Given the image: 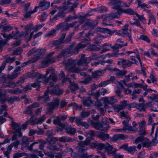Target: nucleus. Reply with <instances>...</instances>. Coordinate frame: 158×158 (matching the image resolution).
Returning <instances> with one entry per match:
<instances>
[{
    "instance_id": "60",
    "label": "nucleus",
    "mask_w": 158,
    "mask_h": 158,
    "mask_svg": "<svg viewBox=\"0 0 158 158\" xmlns=\"http://www.w3.org/2000/svg\"><path fill=\"white\" fill-rule=\"evenodd\" d=\"M118 135L119 140H124L127 138L125 136L122 134H118Z\"/></svg>"
},
{
    "instance_id": "62",
    "label": "nucleus",
    "mask_w": 158,
    "mask_h": 158,
    "mask_svg": "<svg viewBox=\"0 0 158 158\" xmlns=\"http://www.w3.org/2000/svg\"><path fill=\"white\" fill-rule=\"evenodd\" d=\"M157 30L156 29H154L152 31V34L156 37H158V34H157Z\"/></svg>"
},
{
    "instance_id": "64",
    "label": "nucleus",
    "mask_w": 158,
    "mask_h": 158,
    "mask_svg": "<svg viewBox=\"0 0 158 158\" xmlns=\"http://www.w3.org/2000/svg\"><path fill=\"white\" fill-rule=\"evenodd\" d=\"M59 140L60 142H65L68 141V140H67V138L65 137H62L59 138Z\"/></svg>"
},
{
    "instance_id": "38",
    "label": "nucleus",
    "mask_w": 158,
    "mask_h": 158,
    "mask_svg": "<svg viewBox=\"0 0 158 158\" xmlns=\"http://www.w3.org/2000/svg\"><path fill=\"white\" fill-rule=\"evenodd\" d=\"M12 28V27L10 26L3 25L0 27L1 30L4 31H9Z\"/></svg>"
},
{
    "instance_id": "44",
    "label": "nucleus",
    "mask_w": 158,
    "mask_h": 158,
    "mask_svg": "<svg viewBox=\"0 0 158 158\" xmlns=\"http://www.w3.org/2000/svg\"><path fill=\"white\" fill-rule=\"evenodd\" d=\"M122 65L125 67H128L131 64L130 61L124 59L122 60Z\"/></svg>"
},
{
    "instance_id": "51",
    "label": "nucleus",
    "mask_w": 158,
    "mask_h": 158,
    "mask_svg": "<svg viewBox=\"0 0 158 158\" xmlns=\"http://www.w3.org/2000/svg\"><path fill=\"white\" fill-rule=\"evenodd\" d=\"M81 115L83 118H86L87 117L90 115V113L89 112H82Z\"/></svg>"
},
{
    "instance_id": "15",
    "label": "nucleus",
    "mask_w": 158,
    "mask_h": 158,
    "mask_svg": "<svg viewBox=\"0 0 158 158\" xmlns=\"http://www.w3.org/2000/svg\"><path fill=\"white\" fill-rule=\"evenodd\" d=\"M93 125L97 129L102 130L105 131H107L110 128V127L108 126L106 127H103L102 125L99 123H94Z\"/></svg>"
},
{
    "instance_id": "40",
    "label": "nucleus",
    "mask_w": 158,
    "mask_h": 158,
    "mask_svg": "<svg viewBox=\"0 0 158 158\" xmlns=\"http://www.w3.org/2000/svg\"><path fill=\"white\" fill-rule=\"evenodd\" d=\"M67 132L70 134H74L76 131V130L74 128H72L71 127H69L66 129Z\"/></svg>"
},
{
    "instance_id": "9",
    "label": "nucleus",
    "mask_w": 158,
    "mask_h": 158,
    "mask_svg": "<svg viewBox=\"0 0 158 158\" xmlns=\"http://www.w3.org/2000/svg\"><path fill=\"white\" fill-rule=\"evenodd\" d=\"M98 31H100L102 33H108L110 35H112L114 33H115L116 35H118L119 36H121L123 37H126L127 34L126 33H123V31H117L114 30L113 31H110L107 29H105L104 28H98Z\"/></svg>"
},
{
    "instance_id": "10",
    "label": "nucleus",
    "mask_w": 158,
    "mask_h": 158,
    "mask_svg": "<svg viewBox=\"0 0 158 158\" xmlns=\"http://www.w3.org/2000/svg\"><path fill=\"white\" fill-rule=\"evenodd\" d=\"M78 4L76 3L73 4L69 2H65L63 5L62 7V9L65 10L67 9L68 10V11L72 12L75 8L77 7Z\"/></svg>"
},
{
    "instance_id": "7",
    "label": "nucleus",
    "mask_w": 158,
    "mask_h": 158,
    "mask_svg": "<svg viewBox=\"0 0 158 158\" xmlns=\"http://www.w3.org/2000/svg\"><path fill=\"white\" fill-rule=\"evenodd\" d=\"M44 52L45 50L44 49H38L35 50V48H33L28 53L29 54L34 53L36 56L35 57L33 58L32 60V62H34L41 58L43 56Z\"/></svg>"
},
{
    "instance_id": "28",
    "label": "nucleus",
    "mask_w": 158,
    "mask_h": 158,
    "mask_svg": "<svg viewBox=\"0 0 158 158\" xmlns=\"http://www.w3.org/2000/svg\"><path fill=\"white\" fill-rule=\"evenodd\" d=\"M135 53V54L136 57L137 59H138V60L139 61L141 65H142V62L140 59V56L139 54V53L138 50H135L133 51H128L127 52V53H128V55L130 54V53Z\"/></svg>"
},
{
    "instance_id": "30",
    "label": "nucleus",
    "mask_w": 158,
    "mask_h": 158,
    "mask_svg": "<svg viewBox=\"0 0 158 158\" xmlns=\"http://www.w3.org/2000/svg\"><path fill=\"white\" fill-rule=\"evenodd\" d=\"M118 83L121 85V87H123V84H124L127 87H133L134 86H135L137 84L136 83H133V82L130 83H129L126 84L125 83V82L124 81H122V82H118Z\"/></svg>"
},
{
    "instance_id": "16",
    "label": "nucleus",
    "mask_w": 158,
    "mask_h": 158,
    "mask_svg": "<svg viewBox=\"0 0 158 158\" xmlns=\"http://www.w3.org/2000/svg\"><path fill=\"white\" fill-rule=\"evenodd\" d=\"M95 135L98 137L100 138L102 140H107L109 138V135L107 134H105L101 132H97Z\"/></svg>"
},
{
    "instance_id": "50",
    "label": "nucleus",
    "mask_w": 158,
    "mask_h": 158,
    "mask_svg": "<svg viewBox=\"0 0 158 158\" xmlns=\"http://www.w3.org/2000/svg\"><path fill=\"white\" fill-rule=\"evenodd\" d=\"M120 114L121 116L123 117H125L128 120H129L130 119V118L128 116L127 114L125 113L124 112H120Z\"/></svg>"
},
{
    "instance_id": "52",
    "label": "nucleus",
    "mask_w": 158,
    "mask_h": 158,
    "mask_svg": "<svg viewBox=\"0 0 158 158\" xmlns=\"http://www.w3.org/2000/svg\"><path fill=\"white\" fill-rule=\"evenodd\" d=\"M146 123V122L144 121H142L139 123V125L140 127V129H143Z\"/></svg>"
},
{
    "instance_id": "29",
    "label": "nucleus",
    "mask_w": 158,
    "mask_h": 158,
    "mask_svg": "<svg viewBox=\"0 0 158 158\" xmlns=\"http://www.w3.org/2000/svg\"><path fill=\"white\" fill-rule=\"evenodd\" d=\"M127 105V101L124 100L121 103V105L117 106V108H115V111L118 112L120 110L123 109L124 107Z\"/></svg>"
},
{
    "instance_id": "1",
    "label": "nucleus",
    "mask_w": 158,
    "mask_h": 158,
    "mask_svg": "<svg viewBox=\"0 0 158 158\" xmlns=\"http://www.w3.org/2000/svg\"><path fill=\"white\" fill-rule=\"evenodd\" d=\"M93 140V138L92 137H88L85 142H81L79 143V152L81 153L80 155L78 153L73 152L72 149L70 148H67V151L71 153V155L72 157L80 158H92L91 155H88L86 153H82V152L87 149L88 148L86 146L89 145L91 141Z\"/></svg>"
},
{
    "instance_id": "45",
    "label": "nucleus",
    "mask_w": 158,
    "mask_h": 158,
    "mask_svg": "<svg viewBox=\"0 0 158 158\" xmlns=\"http://www.w3.org/2000/svg\"><path fill=\"white\" fill-rule=\"evenodd\" d=\"M135 14L138 18L140 21H141L144 24L146 23L145 19L143 16L140 15L137 13H135Z\"/></svg>"
},
{
    "instance_id": "58",
    "label": "nucleus",
    "mask_w": 158,
    "mask_h": 158,
    "mask_svg": "<svg viewBox=\"0 0 158 158\" xmlns=\"http://www.w3.org/2000/svg\"><path fill=\"white\" fill-rule=\"evenodd\" d=\"M128 145L127 144H123L120 146L119 148V149H123L127 151L128 149Z\"/></svg>"
},
{
    "instance_id": "56",
    "label": "nucleus",
    "mask_w": 158,
    "mask_h": 158,
    "mask_svg": "<svg viewBox=\"0 0 158 158\" xmlns=\"http://www.w3.org/2000/svg\"><path fill=\"white\" fill-rule=\"evenodd\" d=\"M47 16V15L46 13L45 12H43L41 14V19L43 20L45 19Z\"/></svg>"
},
{
    "instance_id": "18",
    "label": "nucleus",
    "mask_w": 158,
    "mask_h": 158,
    "mask_svg": "<svg viewBox=\"0 0 158 158\" xmlns=\"http://www.w3.org/2000/svg\"><path fill=\"white\" fill-rule=\"evenodd\" d=\"M128 25L127 24L125 25L123 28V31H122L123 32V33H126L127 34V35H126V36H127L128 37V38L129 39V40L131 41V43H132V39L131 38V35L130 34V32H129L127 31L128 30Z\"/></svg>"
},
{
    "instance_id": "48",
    "label": "nucleus",
    "mask_w": 158,
    "mask_h": 158,
    "mask_svg": "<svg viewBox=\"0 0 158 158\" xmlns=\"http://www.w3.org/2000/svg\"><path fill=\"white\" fill-rule=\"evenodd\" d=\"M127 43H126L125 44H115L114 47L116 48H120L124 46H127Z\"/></svg>"
},
{
    "instance_id": "57",
    "label": "nucleus",
    "mask_w": 158,
    "mask_h": 158,
    "mask_svg": "<svg viewBox=\"0 0 158 158\" xmlns=\"http://www.w3.org/2000/svg\"><path fill=\"white\" fill-rule=\"evenodd\" d=\"M131 24L132 25H134L139 27L141 25L139 22L138 20H135L134 22L131 23Z\"/></svg>"
},
{
    "instance_id": "26",
    "label": "nucleus",
    "mask_w": 158,
    "mask_h": 158,
    "mask_svg": "<svg viewBox=\"0 0 158 158\" xmlns=\"http://www.w3.org/2000/svg\"><path fill=\"white\" fill-rule=\"evenodd\" d=\"M107 36V35H99L94 40V42L96 44L100 43L102 39L106 38Z\"/></svg>"
},
{
    "instance_id": "4",
    "label": "nucleus",
    "mask_w": 158,
    "mask_h": 158,
    "mask_svg": "<svg viewBox=\"0 0 158 158\" xmlns=\"http://www.w3.org/2000/svg\"><path fill=\"white\" fill-rule=\"evenodd\" d=\"M96 148L99 150L105 149L107 151L108 154L109 156H111L114 152L117 151L115 149L113 150V146L107 143L105 144L102 143H98L97 145Z\"/></svg>"
},
{
    "instance_id": "53",
    "label": "nucleus",
    "mask_w": 158,
    "mask_h": 158,
    "mask_svg": "<svg viewBox=\"0 0 158 158\" xmlns=\"http://www.w3.org/2000/svg\"><path fill=\"white\" fill-rule=\"evenodd\" d=\"M88 44H85L84 42H82L77 45V49H79L82 47H85Z\"/></svg>"
},
{
    "instance_id": "11",
    "label": "nucleus",
    "mask_w": 158,
    "mask_h": 158,
    "mask_svg": "<svg viewBox=\"0 0 158 158\" xmlns=\"http://www.w3.org/2000/svg\"><path fill=\"white\" fill-rule=\"evenodd\" d=\"M48 81V79L46 78L44 76L40 75L38 81L35 82L32 85L33 87H35L39 86L40 85V83L42 82L43 83L45 84Z\"/></svg>"
},
{
    "instance_id": "33",
    "label": "nucleus",
    "mask_w": 158,
    "mask_h": 158,
    "mask_svg": "<svg viewBox=\"0 0 158 158\" xmlns=\"http://www.w3.org/2000/svg\"><path fill=\"white\" fill-rule=\"evenodd\" d=\"M19 73H20L19 72L15 70L11 75H8V77L9 79H14L17 77Z\"/></svg>"
},
{
    "instance_id": "27",
    "label": "nucleus",
    "mask_w": 158,
    "mask_h": 158,
    "mask_svg": "<svg viewBox=\"0 0 158 158\" xmlns=\"http://www.w3.org/2000/svg\"><path fill=\"white\" fill-rule=\"evenodd\" d=\"M38 8V6H35L33 10H31L30 11L27 12L24 15V16L26 18L29 17L31 15L37 11V9Z\"/></svg>"
},
{
    "instance_id": "34",
    "label": "nucleus",
    "mask_w": 158,
    "mask_h": 158,
    "mask_svg": "<svg viewBox=\"0 0 158 158\" xmlns=\"http://www.w3.org/2000/svg\"><path fill=\"white\" fill-rule=\"evenodd\" d=\"M118 51H117L116 52H114L112 53H108L105 55H103L102 57L103 58H105L106 57H113L114 56H117L118 55Z\"/></svg>"
},
{
    "instance_id": "20",
    "label": "nucleus",
    "mask_w": 158,
    "mask_h": 158,
    "mask_svg": "<svg viewBox=\"0 0 158 158\" xmlns=\"http://www.w3.org/2000/svg\"><path fill=\"white\" fill-rule=\"evenodd\" d=\"M76 123L78 126H81L88 128L89 127V125L86 123L81 121L80 118H77L76 119Z\"/></svg>"
},
{
    "instance_id": "14",
    "label": "nucleus",
    "mask_w": 158,
    "mask_h": 158,
    "mask_svg": "<svg viewBox=\"0 0 158 158\" xmlns=\"http://www.w3.org/2000/svg\"><path fill=\"white\" fill-rule=\"evenodd\" d=\"M107 69L110 72H114L117 75L118 78H120L121 76L124 74V73L118 70L116 68H111L110 66H109L107 68Z\"/></svg>"
},
{
    "instance_id": "59",
    "label": "nucleus",
    "mask_w": 158,
    "mask_h": 158,
    "mask_svg": "<svg viewBox=\"0 0 158 158\" xmlns=\"http://www.w3.org/2000/svg\"><path fill=\"white\" fill-rule=\"evenodd\" d=\"M109 120L106 118H105L102 119V122L103 124L105 125H108L109 123Z\"/></svg>"
},
{
    "instance_id": "63",
    "label": "nucleus",
    "mask_w": 158,
    "mask_h": 158,
    "mask_svg": "<svg viewBox=\"0 0 158 158\" xmlns=\"http://www.w3.org/2000/svg\"><path fill=\"white\" fill-rule=\"evenodd\" d=\"M150 78L153 83H154L156 82L157 81L156 79L153 75H151L150 76Z\"/></svg>"
},
{
    "instance_id": "37",
    "label": "nucleus",
    "mask_w": 158,
    "mask_h": 158,
    "mask_svg": "<svg viewBox=\"0 0 158 158\" xmlns=\"http://www.w3.org/2000/svg\"><path fill=\"white\" fill-rule=\"evenodd\" d=\"M156 20L154 18V15L152 14H151L149 16V20L148 24H150L151 23L155 24Z\"/></svg>"
},
{
    "instance_id": "41",
    "label": "nucleus",
    "mask_w": 158,
    "mask_h": 158,
    "mask_svg": "<svg viewBox=\"0 0 158 158\" xmlns=\"http://www.w3.org/2000/svg\"><path fill=\"white\" fill-rule=\"evenodd\" d=\"M139 39L146 41L147 42L149 43L150 42V40L149 38L146 35H141L139 37Z\"/></svg>"
},
{
    "instance_id": "32",
    "label": "nucleus",
    "mask_w": 158,
    "mask_h": 158,
    "mask_svg": "<svg viewBox=\"0 0 158 158\" xmlns=\"http://www.w3.org/2000/svg\"><path fill=\"white\" fill-rule=\"evenodd\" d=\"M13 147V145L11 144L8 146L6 151V152H3L4 155L5 156L7 157V158H9V154L11 152V149Z\"/></svg>"
},
{
    "instance_id": "17",
    "label": "nucleus",
    "mask_w": 158,
    "mask_h": 158,
    "mask_svg": "<svg viewBox=\"0 0 158 158\" xmlns=\"http://www.w3.org/2000/svg\"><path fill=\"white\" fill-rule=\"evenodd\" d=\"M72 60H69L68 62V64L66 65V68L68 69L69 71L76 73H79L80 72V69L78 68L73 67L71 68L70 67L72 66V63H71Z\"/></svg>"
},
{
    "instance_id": "6",
    "label": "nucleus",
    "mask_w": 158,
    "mask_h": 158,
    "mask_svg": "<svg viewBox=\"0 0 158 158\" xmlns=\"http://www.w3.org/2000/svg\"><path fill=\"white\" fill-rule=\"evenodd\" d=\"M135 142L136 144L141 143L142 144L143 147L147 148L150 147L152 145L151 142L148 138L143 136H140L136 138Z\"/></svg>"
},
{
    "instance_id": "54",
    "label": "nucleus",
    "mask_w": 158,
    "mask_h": 158,
    "mask_svg": "<svg viewBox=\"0 0 158 158\" xmlns=\"http://www.w3.org/2000/svg\"><path fill=\"white\" fill-rule=\"evenodd\" d=\"M48 149H49L50 150H59V149H58L56 147V146L55 145L52 146V145L49 144L48 145Z\"/></svg>"
},
{
    "instance_id": "31",
    "label": "nucleus",
    "mask_w": 158,
    "mask_h": 158,
    "mask_svg": "<svg viewBox=\"0 0 158 158\" xmlns=\"http://www.w3.org/2000/svg\"><path fill=\"white\" fill-rule=\"evenodd\" d=\"M113 62V61L112 60L109 59L105 61H100L99 62H95L94 63H92V66H96L99 64H104L105 63L112 64Z\"/></svg>"
},
{
    "instance_id": "25",
    "label": "nucleus",
    "mask_w": 158,
    "mask_h": 158,
    "mask_svg": "<svg viewBox=\"0 0 158 158\" xmlns=\"http://www.w3.org/2000/svg\"><path fill=\"white\" fill-rule=\"evenodd\" d=\"M39 104L38 103H35L33 104L31 106L28 107V108L27 109L26 111V113L27 114H31L32 112L31 111V110L34 108L38 107L39 106Z\"/></svg>"
},
{
    "instance_id": "13",
    "label": "nucleus",
    "mask_w": 158,
    "mask_h": 158,
    "mask_svg": "<svg viewBox=\"0 0 158 158\" xmlns=\"http://www.w3.org/2000/svg\"><path fill=\"white\" fill-rule=\"evenodd\" d=\"M46 118L45 116L44 115L42 117L39 118H35V119L33 121V118H31L30 121L27 123L28 124H40L43 123Z\"/></svg>"
},
{
    "instance_id": "22",
    "label": "nucleus",
    "mask_w": 158,
    "mask_h": 158,
    "mask_svg": "<svg viewBox=\"0 0 158 158\" xmlns=\"http://www.w3.org/2000/svg\"><path fill=\"white\" fill-rule=\"evenodd\" d=\"M103 100L106 103H110L111 104L116 103L117 101L114 98V96L111 97L109 99L108 97H105L103 98Z\"/></svg>"
},
{
    "instance_id": "19",
    "label": "nucleus",
    "mask_w": 158,
    "mask_h": 158,
    "mask_svg": "<svg viewBox=\"0 0 158 158\" xmlns=\"http://www.w3.org/2000/svg\"><path fill=\"white\" fill-rule=\"evenodd\" d=\"M50 5L49 2L44 1L40 2L38 7L41 8L43 10H44L47 9L49 7Z\"/></svg>"
},
{
    "instance_id": "47",
    "label": "nucleus",
    "mask_w": 158,
    "mask_h": 158,
    "mask_svg": "<svg viewBox=\"0 0 158 158\" xmlns=\"http://www.w3.org/2000/svg\"><path fill=\"white\" fill-rule=\"evenodd\" d=\"M109 83L110 80H107L105 81L102 82L99 85V86L100 87H105Z\"/></svg>"
},
{
    "instance_id": "61",
    "label": "nucleus",
    "mask_w": 158,
    "mask_h": 158,
    "mask_svg": "<svg viewBox=\"0 0 158 158\" xmlns=\"http://www.w3.org/2000/svg\"><path fill=\"white\" fill-rule=\"evenodd\" d=\"M45 154L50 158H54V154L52 152H46L45 153Z\"/></svg>"
},
{
    "instance_id": "43",
    "label": "nucleus",
    "mask_w": 158,
    "mask_h": 158,
    "mask_svg": "<svg viewBox=\"0 0 158 158\" xmlns=\"http://www.w3.org/2000/svg\"><path fill=\"white\" fill-rule=\"evenodd\" d=\"M136 108L141 112H144L145 110L143 104H138L136 106Z\"/></svg>"
},
{
    "instance_id": "3",
    "label": "nucleus",
    "mask_w": 158,
    "mask_h": 158,
    "mask_svg": "<svg viewBox=\"0 0 158 158\" xmlns=\"http://www.w3.org/2000/svg\"><path fill=\"white\" fill-rule=\"evenodd\" d=\"M121 3L119 0H110L109 5L113 9L117 10L115 12H111L108 15V19L110 20L117 18L119 17L122 14L120 11Z\"/></svg>"
},
{
    "instance_id": "23",
    "label": "nucleus",
    "mask_w": 158,
    "mask_h": 158,
    "mask_svg": "<svg viewBox=\"0 0 158 158\" xmlns=\"http://www.w3.org/2000/svg\"><path fill=\"white\" fill-rule=\"evenodd\" d=\"M94 58L93 57H88L84 58V60L81 59V61L82 62L81 63H80V64L83 65L84 66L86 65V64L89 63L91 60L94 59Z\"/></svg>"
},
{
    "instance_id": "12",
    "label": "nucleus",
    "mask_w": 158,
    "mask_h": 158,
    "mask_svg": "<svg viewBox=\"0 0 158 158\" xmlns=\"http://www.w3.org/2000/svg\"><path fill=\"white\" fill-rule=\"evenodd\" d=\"M63 91L62 90H60V89H55L52 91H49V88L48 89V91L46 92L43 96V98L47 100L48 98V94L49 93H50V94H56L57 95H59L61 94H62Z\"/></svg>"
},
{
    "instance_id": "35",
    "label": "nucleus",
    "mask_w": 158,
    "mask_h": 158,
    "mask_svg": "<svg viewBox=\"0 0 158 158\" xmlns=\"http://www.w3.org/2000/svg\"><path fill=\"white\" fill-rule=\"evenodd\" d=\"M59 100L56 99L51 105L50 107L51 109L57 108L59 106Z\"/></svg>"
},
{
    "instance_id": "36",
    "label": "nucleus",
    "mask_w": 158,
    "mask_h": 158,
    "mask_svg": "<svg viewBox=\"0 0 158 158\" xmlns=\"http://www.w3.org/2000/svg\"><path fill=\"white\" fill-rule=\"evenodd\" d=\"M60 118L58 117H56L55 118L53 123L55 124H58L60 126H62L64 127V125L60 123Z\"/></svg>"
},
{
    "instance_id": "2",
    "label": "nucleus",
    "mask_w": 158,
    "mask_h": 158,
    "mask_svg": "<svg viewBox=\"0 0 158 158\" xmlns=\"http://www.w3.org/2000/svg\"><path fill=\"white\" fill-rule=\"evenodd\" d=\"M43 26V25H39L37 26L34 29L32 25L30 24L26 26L25 28V31L22 32L21 34L19 33V31L16 29L15 31H12L11 34L6 35L5 33H2V34L3 37L6 40H9L13 38L16 39L22 36H25L28 35L29 32L32 30H38L40 29Z\"/></svg>"
},
{
    "instance_id": "39",
    "label": "nucleus",
    "mask_w": 158,
    "mask_h": 158,
    "mask_svg": "<svg viewBox=\"0 0 158 158\" xmlns=\"http://www.w3.org/2000/svg\"><path fill=\"white\" fill-rule=\"evenodd\" d=\"M136 151V147L135 146H133L128 147L127 151L128 153L133 154Z\"/></svg>"
},
{
    "instance_id": "49",
    "label": "nucleus",
    "mask_w": 158,
    "mask_h": 158,
    "mask_svg": "<svg viewBox=\"0 0 158 158\" xmlns=\"http://www.w3.org/2000/svg\"><path fill=\"white\" fill-rule=\"evenodd\" d=\"M92 102V101L90 99H89L87 101L84 100L83 101L84 104L87 106H89L90 105Z\"/></svg>"
},
{
    "instance_id": "42",
    "label": "nucleus",
    "mask_w": 158,
    "mask_h": 158,
    "mask_svg": "<svg viewBox=\"0 0 158 158\" xmlns=\"http://www.w3.org/2000/svg\"><path fill=\"white\" fill-rule=\"evenodd\" d=\"M110 49V47L109 44H105L103 46L102 49V52H106L108 51Z\"/></svg>"
},
{
    "instance_id": "55",
    "label": "nucleus",
    "mask_w": 158,
    "mask_h": 158,
    "mask_svg": "<svg viewBox=\"0 0 158 158\" xmlns=\"http://www.w3.org/2000/svg\"><path fill=\"white\" fill-rule=\"evenodd\" d=\"M55 61V59L53 58H51L49 60H47L46 62H45L44 61L43 62V64H47L49 62L53 63Z\"/></svg>"
},
{
    "instance_id": "8",
    "label": "nucleus",
    "mask_w": 158,
    "mask_h": 158,
    "mask_svg": "<svg viewBox=\"0 0 158 158\" xmlns=\"http://www.w3.org/2000/svg\"><path fill=\"white\" fill-rule=\"evenodd\" d=\"M12 126L14 128L15 130V134L12 138V141L15 140L18 137H21L22 135V133L21 132V130L22 127L21 125L18 124L16 123H13L12 124Z\"/></svg>"
},
{
    "instance_id": "5",
    "label": "nucleus",
    "mask_w": 158,
    "mask_h": 158,
    "mask_svg": "<svg viewBox=\"0 0 158 158\" xmlns=\"http://www.w3.org/2000/svg\"><path fill=\"white\" fill-rule=\"evenodd\" d=\"M123 124L124 127L123 128L121 129H118L114 130V131L115 132H129L135 131V128L130 126L129 125L127 122L124 121H123Z\"/></svg>"
},
{
    "instance_id": "21",
    "label": "nucleus",
    "mask_w": 158,
    "mask_h": 158,
    "mask_svg": "<svg viewBox=\"0 0 158 158\" xmlns=\"http://www.w3.org/2000/svg\"><path fill=\"white\" fill-rule=\"evenodd\" d=\"M105 71V70L96 71L92 73V77L93 78H99L102 76V73H104Z\"/></svg>"
},
{
    "instance_id": "24",
    "label": "nucleus",
    "mask_w": 158,
    "mask_h": 158,
    "mask_svg": "<svg viewBox=\"0 0 158 158\" xmlns=\"http://www.w3.org/2000/svg\"><path fill=\"white\" fill-rule=\"evenodd\" d=\"M120 11L121 13H122V14L123 13H125L130 15H135V13H136L134 12V11L131 8L124 9L120 8Z\"/></svg>"
},
{
    "instance_id": "46",
    "label": "nucleus",
    "mask_w": 158,
    "mask_h": 158,
    "mask_svg": "<svg viewBox=\"0 0 158 158\" xmlns=\"http://www.w3.org/2000/svg\"><path fill=\"white\" fill-rule=\"evenodd\" d=\"M65 36V34H64L62 35L61 37L57 41L56 44L58 45H60L63 43V40L64 39Z\"/></svg>"
}]
</instances>
